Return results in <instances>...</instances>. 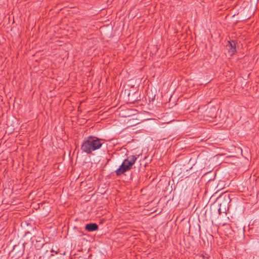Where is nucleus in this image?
Instances as JSON below:
<instances>
[{"instance_id":"1","label":"nucleus","mask_w":259,"mask_h":259,"mask_svg":"<svg viewBox=\"0 0 259 259\" xmlns=\"http://www.w3.org/2000/svg\"><path fill=\"white\" fill-rule=\"evenodd\" d=\"M137 159V157L135 155H131L124 160L119 167L115 170L117 176H120L124 172L130 170L135 164Z\"/></svg>"},{"instance_id":"2","label":"nucleus","mask_w":259,"mask_h":259,"mask_svg":"<svg viewBox=\"0 0 259 259\" xmlns=\"http://www.w3.org/2000/svg\"><path fill=\"white\" fill-rule=\"evenodd\" d=\"M97 148V140L92 137H89L84 140L81 146L83 151L90 153Z\"/></svg>"},{"instance_id":"3","label":"nucleus","mask_w":259,"mask_h":259,"mask_svg":"<svg viewBox=\"0 0 259 259\" xmlns=\"http://www.w3.org/2000/svg\"><path fill=\"white\" fill-rule=\"evenodd\" d=\"M226 48L229 55L231 56H232L236 52V42L234 40L228 41Z\"/></svg>"},{"instance_id":"4","label":"nucleus","mask_w":259,"mask_h":259,"mask_svg":"<svg viewBox=\"0 0 259 259\" xmlns=\"http://www.w3.org/2000/svg\"><path fill=\"white\" fill-rule=\"evenodd\" d=\"M85 229L88 231H94L97 230V225L95 223L88 224L85 226Z\"/></svg>"},{"instance_id":"5","label":"nucleus","mask_w":259,"mask_h":259,"mask_svg":"<svg viewBox=\"0 0 259 259\" xmlns=\"http://www.w3.org/2000/svg\"><path fill=\"white\" fill-rule=\"evenodd\" d=\"M102 145V143L99 141V140L98 139V149L101 147Z\"/></svg>"},{"instance_id":"6","label":"nucleus","mask_w":259,"mask_h":259,"mask_svg":"<svg viewBox=\"0 0 259 259\" xmlns=\"http://www.w3.org/2000/svg\"><path fill=\"white\" fill-rule=\"evenodd\" d=\"M99 221H100V223H103V219H100Z\"/></svg>"},{"instance_id":"7","label":"nucleus","mask_w":259,"mask_h":259,"mask_svg":"<svg viewBox=\"0 0 259 259\" xmlns=\"http://www.w3.org/2000/svg\"><path fill=\"white\" fill-rule=\"evenodd\" d=\"M98 127H99V126H101V125H98Z\"/></svg>"},{"instance_id":"8","label":"nucleus","mask_w":259,"mask_h":259,"mask_svg":"<svg viewBox=\"0 0 259 259\" xmlns=\"http://www.w3.org/2000/svg\"><path fill=\"white\" fill-rule=\"evenodd\" d=\"M98 127H99V126H101V125H98Z\"/></svg>"}]
</instances>
